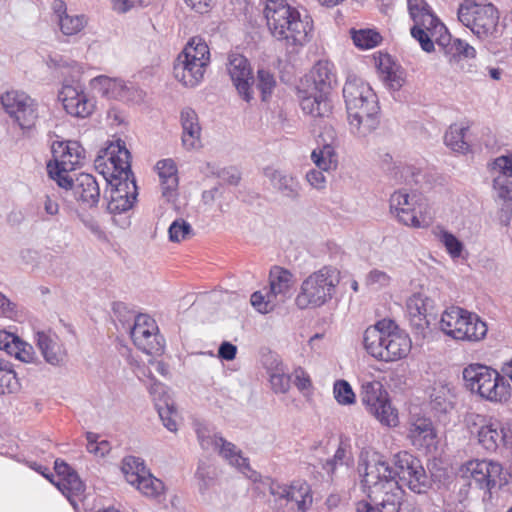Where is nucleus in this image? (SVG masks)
<instances>
[{
  "label": "nucleus",
  "mask_w": 512,
  "mask_h": 512,
  "mask_svg": "<svg viewBox=\"0 0 512 512\" xmlns=\"http://www.w3.org/2000/svg\"><path fill=\"white\" fill-rule=\"evenodd\" d=\"M394 465L395 472L383 456L374 451H365L360 455L358 472L363 489L380 512H398L400 508L403 491L395 474L415 493H425L429 488V478L425 469L420 460L409 452L397 453Z\"/></svg>",
  "instance_id": "obj_1"
},
{
  "label": "nucleus",
  "mask_w": 512,
  "mask_h": 512,
  "mask_svg": "<svg viewBox=\"0 0 512 512\" xmlns=\"http://www.w3.org/2000/svg\"><path fill=\"white\" fill-rule=\"evenodd\" d=\"M264 17L272 36L288 46H303L309 41L312 22L286 0H264Z\"/></svg>",
  "instance_id": "obj_2"
},
{
  "label": "nucleus",
  "mask_w": 512,
  "mask_h": 512,
  "mask_svg": "<svg viewBox=\"0 0 512 512\" xmlns=\"http://www.w3.org/2000/svg\"><path fill=\"white\" fill-rule=\"evenodd\" d=\"M363 345L366 352L376 360L393 362L408 356L412 341L395 322L383 319L364 331Z\"/></svg>",
  "instance_id": "obj_3"
},
{
  "label": "nucleus",
  "mask_w": 512,
  "mask_h": 512,
  "mask_svg": "<svg viewBox=\"0 0 512 512\" xmlns=\"http://www.w3.org/2000/svg\"><path fill=\"white\" fill-rule=\"evenodd\" d=\"M464 386L471 393L492 403H505L511 397V386L495 369L471 363L462 371Z\"/></svg>",
  "instance_id": "obj_4"
},
{
  "label": "nucleus",
  "mask_w": 512,
  "mask_h": 512,
  "mask_svg": "<svg viewBox=\"0 0 512 512\" xmlns=\"http://www.w3.org/2000/svg\"><path fill=\"white\" fill-rule=\"evenodd\" d=\"M209 63L207 43L201 37H193L174 61V77L185 87H196L203 81Z\"/></svg>",
  "instance_id": "obj_5"
},
{
  "label": "nucleus",
  "mask_w": 512,
  "mask_h": 512,
  "mask_svg": "<svg viewBox=\"0 0 512 512\" xmlns=\"http://www.w3.org/2000/svg\"><path fill=\"white\" fill-rule=\"evenodd\" d=\"M341 273L333 266H323L301 283L295 302L300 309L318 308L329 302L340 283Z\"/></svg>",
  "instance_id": "obj_6"
},
{
  "label": "nucleus",
  "mask_w": 512,
  "mask_h": 512,
  "mask_svg": "<svg viewBox=\"0 0 512 512\" xmlns=\"http://www.w3.org/2000/svg\"><path fill=\"white\" fill-rule=\"evenodd\" d=\"M389 206L399 223L414 229H426L434 220L428 200L405 189L397 190L390 196Z\"/></svg>",
  "instance_id": "obj_7"
},
{
  "label": "nucleus",
  "mask_w": 512,
  "mask_h": 512,
  "mask_svg": "<svg viewBox=\"0 0 512 512\" xmlns=\"http://www.w3.org/2000/svg\"><path fill=\"white\" fill-rule=\"evenodd\" d=\"M195 432L203 450L217 452L231 466L253 482L260 479V475L250 467L248 459L242 455L241 450L233 443L201 423L196 425Z\"/></svg>",
  "instance_id": "obj_8"
},
{
  "label": "nucleus",
  "mask_w": 512,
  "mask_h": 512,
  "mask_svg": "<svg viewBox=\"0 0 512 512\" xmlns=\"http://www.w3.org/2000/svg\"><path fill=\"white\" fill-rule=\"evenodd\" d=\"M467 422L478 444L487 452L512 450V431L495 417L473 413L468 416Z\"/></svg>",
  "instance_id": "obj_9"
},
{
  "label": "nucleus",
  "mask_w": 512,
  "mask_h": 512,
  "mask_svg": "<svg viewBox=\"0 0 512 512\" xmlns=\"http://www.w3.org/2000/svg\"><path fill=\"white\" fill-rule=\"evenodd\" d=\"M458 20L479 39L492 36L497 29L499 13L491 3L464 0L457 12Z\"/></svg>",
  "instance_id": "obj_10"
},
{
  "label": "nucleus",
  "mask_w": 512,
  "mask_h": 512,
  "mask_svg": "<svg viewBox=\"0 0 512 512\" xmlns=\"http://www.w3.org/2000/svg\"><path fill=\"white\" fill-rule=\"evenodd\" d=\"M360 396L367 412L381 425L390 428L398 426V410L393 406L389 394L381 382L364 381L361 385Z\"/></svg>",
  "instance_id": "obj_11"
},
{
  "label": "nucleus",
  "mask_w": 512,
  "mask_h": 512,
  "mask_svg": "<svg viewBox=\"0 0 512 512\" xmlns=\"http://www.w3.org/2000/svg\"><path fill=\"white\" fill-rule=\"evenodd\" d=\"M94 165L106 182L134 178L130 165V152L120 139L112 141L102 149Z\"/></svg>",
  "instance_id": "obj_12"
},
{
  "label": "nucleus",
  "mask_w": 512,
  "mask_h": 512,
  "mask_svg": "<svg viewBox=\"0 0 512 512\" xmlns=\"http://www.w3.org/2000/svg\"><path fill=\"white\" fill-rule=\"evenodd\" d=\"M408 10L414 25L411 36L416 39L425 52L434 50L432 37L436 32L446 30L445 26L432 13L425 0H408Z\"/></svg>",
  "instance_id": "obj_13"
},
{
  "label": "nucleus",
  "mask_w": 512,
  "mask_h": 512,
  "mask_svg": "<svg viewBox=\"0 0 512 512\" xmlns=\"http://www.w3.org/2000/svg\"><path fill=\"white\" fill-rule=\"evenodd\" d=\"M5 112L23 132L31 131L38 120V105L23 91L11 90L1 96Z\"/></svg>",
  "instance_id": "obj_14"
},
{
  "label": "nucleus",
  "mask_w": 512,
  "mask_h": 512,
  "mask_svg": "<svg viewBox=\"0 0 512 512\" xmlns=\"http://www.w3.org/2000/svg\"><path fill=\"white\" fill-rule=\"evenodd\" d=\"M269 492L275 502H284L290 512H307L313 502L311 488L305 481L298 480L290 484L272 481Z\"/></svg>",
  "instance_id": "obj_15"
},
{
  "label": "nucleus",
  "mask_w": 512,
  "mask_h": 512,
  "mask_svg": "<svg viewBox=\"0 0 512 512\" xmlns=\"http://www.w3.org/2000/svg\"><path fill=\"white\" fill-rule=\"evenodd\" d=\"M135 346L148 355H159L164 350V339L159 334L156 321L146 314L134 317L132 326H128Z\"/></svg>",
  "instance_id": "obj_16"
},
{
  "label": "nucleus",
  "mask_w": 512,
  "mask_h": 512,
  "mask_svg": "<svg viewBox=\"0 0 512 512\" xmlns=\"http://www.w3.org/2000/svg\"><path fill=\"white\" fill-rule=\"evenodd\" d=\"M226 68L238 94L249 103L254 98L252 88L254 77L249 61L241 54L231 53L228 56Z\"/></svg>",
  "instance_id": "obj_17"
},
{
  "label": "nucleus",
  "mask_w": 512,
  "mask_h": 512,
  "mask_svg": "<svg viewBox=\"0 0 512 512\" xmlns=\"http://www.w3.org/2000/svg\"><path fill=\"white\" fill-rule=\"evenodd\" d=\"M59 99L66 112L74 117L86 118L95 109L94 99L79 85H64L60 91Z\"/></svg>",
  "instance_id": "obj_18"
},
{
  "label": "nucleus",
  "mask_w": 512,
  "mask_h": 512,
  "mask_svg": "<svg viewBox=\"0 0 512 512\" xmlns=\"http://www.w3.org/2000/svg\"><path fill=\"white\" fill-rule=\"evenodd\" d=\"M109 195L107 197V210L117 214L130 210L137 196V186L134 178L107 182Z\"/></svg>",
  "instance_id": "obj_19"
},
{
  "label": "nucleus",
  "mask_w": 512,
  "mask_h": 512,
  "mask_svg": "<svg viewBox=\"0 0 512 512\" xmlns=\"http://www.w3.org/2000/svg\"><path fill=\"white\" fill-rule=\"evenodd\" d=\"M34 340L44 360L52 366L63 365L68 357L63 340L52 330H38Z\"/></svg>",
  "instance_id": "obj_20"
},
{
  "label": "nucleus",
  "mask_w": 512,
  "mask_h": 512,
  "mask_svg": "<svg viewBox=\"0 0 512 512\" xmlns=\"http://www.w3.org/2000/svg\"><path fill=\"white\" fill-rule=\"evenodd\" d=\"M57 480L53 476L41 472L45 478L53 483L68 500L73 503L72 498L82 495L85 486L78 474L64 461L57 459L54 463Z\"/></svg>",
  "instance_id": "obj_21"
},
{
  "label": "nucleus",
  "mask_w": 512,
  "mask_h": 512,
  "mask_svg": "<svg viewBox=\"0 0 512 512\" xmlns=\"http://www.w3.org/2000/svg\"><path fill=\"white\" fill-rule=\"evenodd\" d=\"M343 97L346 109H350L352 112H356L360 104L368 103L373 106L374 102L378 101L372 87L354 74L347 76L343 87Z\"/></svg>",
  "instance_id": "obj_22"
},
{
  "label": "nucleus",
  "mask_w": 512,
  "mask_h": 512,
  "mask_svg": "<svg viewBox=\"0 0 512 512\" xmlns=\"http://www.w3.org/2000/svg\"><path fill=\"white\" fill-rule=\"evenodd\" d=\"M358 106L359 108L356 112L346 109L350 130L358 137H366L379 125L378 114L380 107L378 101H375L373 106L368 105V103Z\"/></svg>",
  "instance_id": "obj_23"
},
{
  "label": "nucleus",
  "mask_w": 512,
  "mask_h": 512,
  "mask_svg": "<svg viewBox=\"0 0 512 512\" xmlns=\"http://www.w3.org/2000/svg\"><path fill=\"white\" fill-rule=\"evenodd\" d=\"M465 473L469 475L481 489L491 490L500 480L502 466L490 460H471L465 465Z\"/></svg>",
  "instance_id": "obj_24"
},
{
  "label": "nucleus",
  "mask_w": 512,
  "mask_h": 512,
  "mask_svg": "<svg viewBox=\"0 0 512 512\" xmlns=\"http://www.w3.org/2000/svg\"><path fill=\"white\" fill-rule=\"evenodd\" d=\"M55 166L74 171L85 158L84 149L76 141H54L51 145Z\"/></svg>",
  "instance_id": "obj_25"
},
{
  "label": "nucleus",
  "mask_w": 512,
  "mask_h": 512,
  "mask_svg": "<svg viewBox=\"0 0 512 512\" xmlns=\"http://www.w3.org/2000/svg\"><path fill=\"white\" fill-rule=\"evenodd\" d=\"M182 128L181 144L187 151L198 150L202 147V127L197 113L189 107L180 112Z\"/></svg>",
  "instance_id": "obj_26"
},
{
  "label": "nucleus",
  "mask_w": 512,
  "mask_h": 512,
  "mask_svg": "<svg viewBox=\"0 0 512 512\" xmlns=\"http://www.w3.org/2000/svg\"><path fill=\"white\" fill-rule=\"evenodd\" d=\"M408 439L419 450L431 451L436 448L437 434L428 418H416L408 427Z\"/></svg>",
  "instance_id": "obj_27"
},
{
  "label": "nucleus",
  "mask_w": 512,
  "mask_h": 512,
  "mask_svg": "<svg viewBox=\"0 0 512 512\" xmlns=\"http://www.w3.org/2000/svg\"><path fill=\"white\" fill-rule=\"evenodd\" d=\"M52 9L60 31L66 36L80 33L88 23L84 14L69 12L66 3L62 0H54Z\"/></svg>",
  "instance_id": "obj_28"
},
{
  "label": "nucleus",
  "mask_w": 512,
  "mask_h": 512,
  "mask_svg": "<svg viewBox=\"0 0 512 512\" xmlns=\"http://www.w3.org/2000/svg\"><path fill=\"white\" fill-rule=\"evenodd\" d=\"M381 79L393 91H398L405 84V70L389 54L380 53L376 58Z\"/></svg>",
  "instance_id": "obj_29"
},
{
  "label": "nucleus",
  "mask_w": 512,
  "mask_h": 512,
  "mask_svg": "<svg viewBox=\"0 0 512 512\" xmlns=\"http://www.w3.org/2000/svg\"><path fill=\"white\" fill-rule=\"evenodd\" d=\"M495 199L500 204L498 220L501 225L508 226L512 220V181L504 176L493 179Z\"/></svg>",
  "instance_id": "obj_30"
},
{
  "label": "nucleus",
  "mask_w": 512,
  "mask_h": 512,
  "mask_svg": "<svg viewBox=\"0 0 512 512\" xmlns=\"http://www.w3.org/2000/svg\"><path fill=\"white\" fill-rule=\"evenodd\" d=\"M432 234L452 261L458 262L468 259L469 252L464 242L444 226L434 227Z\"/></svg>",
  "instance_id": "obj_31"
},
{
  "label": "nucleus",
  "mask_w": 512,
  "mask_h": 512,
  "mask_svg": "<svg viewBox=\"0 0 512 512\" xmlns=\"http://www.w3.org/2000/svg\"><path fill=\"white\" fill-rule=\"evenodd\" d=\"M0 350L14 356L24 363H32L35 359V351L27 342L8 331H0Z\"/></svg>",
  "instance_id": "obj_32"
},
{
  "label": "nucleus",
  "mask_w": 512,
  "mask_h": 512,
  "mask_svg": "<svg viewBox=\"0 0 512 512\" xmlns=\"http://www.w3.org/2000/svg\"><path fill=\"white\" fill-rule=\"evenodd\" d=\"M310 79L313 82V90L325 94H330L337 83V76L334 64L328 60H319L312 67Z\"/></svg>",
  "instance_id": "obj_33"
},
{
  "label": "nucleus",
  "mask_w": 512,
  "mask_h": 512,
  "mask_svg": "<svg viewBox=\"0 0 512 512\" xmlns=\"http://www.w3.org/2000/svg\"><path fill=\"white\" fill-rule=\"evenodd\" d=\"M263 173L271 186L282 195L289 198L298 196L299 182L291 173L273 167H266Z\"/></svg>",
  "instance_id": "obj_34"
},
{
  "label": "nucleus",
  "mask_w": 512,
  "mask_h": 512,
  "mask_svg": "<svg viewBox=\"0 0 512 512\" xmlns=\"http://www.w3.org/2000/svg\"><path fill=\"white\" fill-rule=\"evenodd\" d=\"M300 106L305 114L314 118L329 117L332 113V103L329 94L315 90L300 96Z\"/></svg>",
  "instance_id": "obj_35"
},
{
  "label": "nucleus",
  "mask_w": 512,
  "mask_h": 512,
  "mask_svg": "<svg viewBox=\"0 0 512 512\" xmlns=\"http://www.w3.org/2000/svg\"><path fill=\"white\" fill-rule=\"evenodd\" d=\"M468 310L459 306H450L441 314L439 327L448 337L458 340L467 317Z\"/></svg>",
  "instance_id": "obj_36"
},
{
  "label": "nucleus",
  "mask_w": 512,
  "mask_h": 512,
  "mask_svg": "<svg viewBox=\"0 0 512 512\" xmlns=\"http://www.w3.org/2000/svg\"><path fill=\"white\" fill-rule=\"evenodd\" d=\"M156 171L160 179L162 194L170 200L175 195L178 187L176 164L172 159L160 160L156 164Z\"/></svg>",
  "instance_id": "obj_37"
},
{
  "label": "nucleus",
  "mask_w": 512,
  "mask_h": 512,
  "mask_svg": "<svg viewBox=\"0 0 512 512\" xmlns=\"http://www.w3.org/2000/svg\"><path fill=\"white\" fill-rule=\"evenodd\" d=\"M292 279L293 275L284 268L275 266L270 270L268 291L279 304L285 301L292 286Z\"/></svg>",
  "instance_id": "obj_38"
},
{
  "label": "nucleus",
  "mask_w": 512,
  "mask_h": 512,
  "mask_svg": "<svg viewBox=\"0 0 512 512\" xmlns=\"http://www.w3.org/2000/svg\"><path fill=\"white\" fill-rule=\"evenodd\" d=\"M487 332V323L478 314L468 311L463 329L457 341L477 343L486 338Z\"/></svg>",
  "instance_id": "obj_39"
},
{
  "label": "nucleus",
  "mask_w": 512,
  "mask_h": 512,
  "mask_svg": "<svg viewBox=\"0 0 512 512\" xmlns=\"http://www.w3.org/2000/svg\"><path fill=\"white\" fill-rule=\"evenodd\" d=\"M75 194L79 200L90 206H95L100 198V188L95 177L82 173L76 179Z\"/></svg>",
  "instance_id": "obj_40"
},
{
  "label": "nucleus",
  "mask_w": 512,
  "mask_h": 512,
  "mask_svg": "<svg viewBox=\"0 0 512 512\" xmlns=\"http://www.w3.org/2000/svg\"><path fill=\"white\" fill-rule=\"evenodd\" d=\"M311 160L322 171L331 172L336 170L338 154L334 144L331 142L318 145L311 153Z\"/></svg>",
  "instance_id": "obj_41"
},
{
  "label": "nucleus",
  "mask_w": 512,
  "mask_h": 512,
  "mask_svg": "<svg viewBox=\"0 0 512 512\" xmlns=\"http://www.w3.org/2000/svg\"><path fill=\"white\" fill-rule=\"evenodd\" d=\"M90 86L96 94L108 99L121 97L125 88L122 80L105 75L93 78L90 81Z\"/></svg>",
  "instance_id": "obj_42"
},
{
  "label": "nucleus",
  "mask_w": 512,
  "mask_h": 512,
  "mask_svg": "<svg viewBox=\"0 0 512 512\" xmlns=\"http://www.w3.org/2000/svg\"><path fill=\"white\" fill-rule=\"evenodd\" d=\"M468 126L464 124H453L446 131L444 142L452 151L466 154L470 151V144L467 140Z\"/></svg>",
  "instance_id": "obj_43"
},
{
  "label": "nucleus",
  "mask_w": 512,
  "mask_h": 512,
  "mask_svg": "<svg viewBox=\"0 0 512 512\" xmlns=\"http://www.w3.org/2000/svg\"><path fill=\"white\" fill-rule=\"evenodd\" d=\"M121 471L127 483L134 486L149 469L146 467L143 459L135 456H127L122 460Z\"/></svg>",
  "instance_id": "obj_44"
},
{
  "label": "nucleus",
  "mask_w": 512,
  "mask_h": 512,
  "mask_svg": "<svg viewBox=\"0 0 512 512\" xmlns=\"http://www.w3.org/2000/svg\"><path fill=\"white\" fill-rule=\"evenodd\" d=\"M134 487L144 496L149 498H158L165 493V485L164 483L153 476L149 471L145 475L142 476V478L139 480V482H136L134 484Z\"/></svg>",
  "instance_id": "obj_45"
},
{
  "label": "nucleus",
  "mask_w": 512,
  "mask_h": 512,
  "mask_svg": "<svg viewBox=\"0 0 512 512\" xmlns=\"http://www.w3.org/2000/svg\"><path fill=\"white\" fill-rule=\"evenodd\" d=\"M269 382L275 393H286L290 388V377L282 363L268 368Z\"/></svg>",
  "instance_id": "obj_46"
},
{
  "label": "nucleus",
  "mask_w": 512,
  "mask_h": 512,
  "mask_svg": "<svg viewBox=\"0 0 512 512\" xmlns=\"http://www.w3.org/2000/svg\"><path fill=\"white\" fill-rule=\"evenodd\" d=\"M18 387V379L11 364L0 359V395L13 393Z\"/></svg>",
  "instance_id": "obj_47"
},
{
  "label": "nucleus",
  "mask_w": 512,
  "mask_h": 512,
  "mask_svg": "<svg viewBox=\"0 0 512 512\" xmlns=\"http://www.w3.org/2000/svg\"><path fill=\"white\" fill-rule=\"evenodd\" d=\"M352 40L358 48L369 50L377 47L381 43L382 36L376 30L361 29L352 31Z\"/></svg>",
  "instance_id": "obj_48"
},
{
  "label": "nucleus",
  "mask_w": 512,
  "mask_h": 512,
  "mask_svg": "<svg viewBox=\"0 0 512 512\" xmlns=\"http://www.w3.org/2000/svg\"><path fill=\"white\" fill-rule=\"evenodd\" d=\"M77 219L90 234L99 241H107V234L97 216L90 212H78Z\"/></svg>",
  "instance_id": "obj_49"
},
{
  "label": "nucleus",
  "mask_w": 512,
  "mask_h": 512,
  "mask_svg": "<svg viewBox=\"0 0 512 512\" xmlns=\"http://www.w3.org/2000/svg\"><path fill=\"white\" fill-rule=\"evenodd\" d=\"M37 213L42 220L48 221L60 213L58 198L55 195H44L38 200Z\"/></svg>",
  "instance_id": "obj_50"
},
{
  "label": "nucleus",
  "mask_w": 512,
  "mask_h": 512,
  "mask_svg": "<svg viewBox=\"0 0 512 512\" xmlns=\"http://www.w3.org/2000/svg\"><path fill=\"white\" fill-rule=\"evenodd\" d=\"M251 304L258 312L264 314L273 311L279 305L268 289L254 292L251 295Z\"/></svg>",
  "instance_id": "obj_51"
},
{
  "label": "nucleus",
  "mask_w": 512,
  "mask_h": 512,
  "mask_svg": "<svg viewBox=\"0 0 512 512\" xmlns=\"http://www.w3.org/2000/svg\"><path fill=\"white\" fill-rule=\"evenodd\" d=\"M256 87L261 93L262 101H267L271 97L276 87V80L274 75L268 70L259 69L257 71Z\"/></svg>",
  "instance_id": "obj_52"
},
{
  "label": "nucleus",
  "mask_w": 512,
  "mask_h": 512,
  "mask_svg": "<svg viewBox=\"0 0 512 512\" xmlns=\"http://www.w3.org/2000/svg\"><path fill=\"white\" fill-rule=\"evenodd\" d=\"M454 393L448 384H440L433 388L431 399L435 402L440 409L446 411L452 405Z\"/></svg>",
  "instance_id": "obj_53"
},
{
  "label": "nucleus",
  "mask_w": 512,
  "mask_h": 512,
  "mask_svg": "<svg viewBox=\"0 0 512 512\" xmlns=\"http://www.w3.org/2000/svg\"><path fill=\"white\" fill-rule=\"evenodd\" d=\"M335 400L341 405L355 403V394L351 385L346 380H337L333 386Z\"/></svg>",
  "instance_id": "obj_54"
},
{
  "label": "nucleus",
  "mask_w": 512,
  "mask_h": 512,
  "mask_svg": "<svg viewBox=\"0 0 512 512\" xmlns=\"http://www.w3.org/2000/svg\"><path fill=\"white\" fill-rule=\"evenodd\" d=\"M428 299L421 294H414L407 301V310L411 317L422 321L426 317Z\"/></svg>",
  "instance_id": "obj_55"
},
{
  "label": "nucleus",
  "mask_w": 512,
  "mask_h": 512,
  "mask_svg": "<svg viewBox=\"0 0 512 512\" xmlns=\"http://www.w3.org/2000/svg\"><path fill=\"white\" fill-rule=\"evenodd\" d=\"M168 233L170 241L180 242L191 236L192 227L187 221L183 219H176L170 225Z\"/></svg>",
  "instance_id": "obj_56"
},
{
  "label": "nucleus",
  "mask_w": 512,
  "mask_h": 512,
  "mask_svg": "<svg viewBox=\"0 0 512 512\" xmlns=\"http://www.w3.org/2000/svg\"><path fill=\"white\" fill-rule=\"evenodd\" d=\"M87 450L89 453L97 456L103 457L110 451V444L106 440L99 441V436L92 432H87Z\"/></svg>",
  "instance_id": "obj_57"
},
{
  "label": "nucleus",
  "mask_w": 512,
  "mask_h": 512,
  "mask_svg": "<svg viewBox=\"0 0 512 512\" xmlns=\"http://www.w3.org/2000/svg\"><path fill=\"white\" fill-rule=\"evenodd\" d=\"M391 277L385 271L379 269L371 270L365 279V283L372 289H381L390 285Z\"/></svg>",
  "instance_id": "obj_58"
},
{
  "label": "nucleus",
  "mask_w": 512,
  "mask_h": 512,
  "mask_svg": "<svg viewBox=\"0 0 512 512\" xmlns=\"http://www.w3.org/2000/svg\"><path fill=\"white\" fill-rule=\"evenodd\" d=\"M158 414L162 420L163 425L171 432L178 430L176 421L177 411L173 406L166 404L165 406H157Z\"/></svg>",
  "instance_id": "obj_59"
},
{
  "label": "nucleus",
  "mask_w": 512,
  "mask_h": 512,
  "mask_svg": "<svg viewBox=\"0 0 512 512\" xmlns=\"http://www.w3.org/2000/svg\"><path fill=\"white\" fill-rule=\"evenodd\" d=\"M294 384L304 396L311 395L313 389L312 381L309 374L302 368H297L294 371Z\"/></svg>",
  "instance_id": "obj_60"
},
{
  "label": "nucleus",
  "mask_w": 512,
  "mask_h": 512,
  "mask_svg": "<svg viewBox=\"0 0 512 512\" xmlns=\"http://www.w3.org/2000/svg\"><path fill=\"white\" fill-rule=\"evenodd\" d=\"M326 171L312 168L306 172L305 179L308 184L316 190H324L327 185V179L324 175Z\"/></svg>",
  "instance_id": "obj_61"
},
{
  "label": "nucleus",
  "mask_w": 512,
  "mask_h": 512,
  "mask_svg": "<svg viewBox=\"0 0 512 512\" xmlns=\"http://www.w3.org/2000/svg\"><path fill=\"white\" fill-rule=\"evenodd\" d=\"M492 169L499 172V176L512 178V154L497 157L493 161Z\"/></svg>",
  "instance_id": "obj_62"
},
{
  "label": "nucleus",
  "mask_w": 512,
  "mask_h": 512,
  "mask_svg": "<svg viewBox=\"0 0 512 512\" xmlns=\"http://www.w3.org/2000/svg\"><path fill=\"white\" fill-rule=\"evenodd\" d=\"M48 169L51 178L54 179L60 187L64 189L73 188V179L69 175L70 171H64L57 166L52 167L50 164L48 165Z\"/></svg>",
  "instance_id": "obj_63"
},
{
  "label": "nucleus",
  "mask_w": 512,
  "mask_h": 512,
  "mask_svg": "<svg viewBox=\"0 0 512 512\" xmlns=\"http://www.w3.org/2000/svg\"><path fill=\"white\" fill-rule=\"evenodd\" d=\"M451 48L456 54L465 58H474L476 56L475 48L461 39H454L451 44Z\"/></svg>",
  "instance_id": "obj_64"
}]
</instances>
